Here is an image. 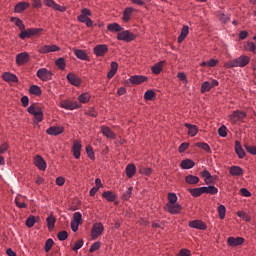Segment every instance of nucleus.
I'll list each match as a JSON object with an SVG mask.
<instances>
[{"instance_id": "nucleus-1", "label": "nucleus", "mask_w": 256, "mask_h": 256, "mask_svg": "<svg viewBox=\"0 0 256 256\" xmlns=\"http://www.w3.org/2000/svg\"><path fill=\"white\" fill-rule=\"evenodd\" d=\"M251 61V58L249 56H240L236 59H233L227 63H225L224 67L227 69H233V67H247Z\"/></svg>"}, {"instance_id": "nucleus-2", "label": "nucleus", "mask_w": 256, "mask_h": 256, "mask_svg": "<svg viewBox=\"0 0 256 256\" xmlns=\"http://www.w3.org/2000/svg\"><path fill=\"white\" fill-rule=\"evenodd\" d=\"M20 39H31V37H39L43 33V28H28L25 30H20Z\"/></svg>"}, {"instance_id": "nucleus-3", "label": "nucleus", "mask_w": 256, "mask_h": 256, "mask_svg": "<svg viewBox=\"0 0 256 256\" xmlns=\"http://www.w3.org/2000/svg\"><path fill=\"white\" fill-rule=\"evenodd\" d=\"M27 112L30 115L34 116V120L36 121V123H41V121H43V109L41 107L37 106V104H35V103L31 104L27 108Z\"/></svg>"}, {"instance_id": "nucleus-4", "label": "nucleus", "mask_w": 256, "mask_h": 256, "mask_svg": "<svg viewBox=\"0 0 256 256\" xmlns=\"http://www.w3.org/2000/svg\"><path fill=\"white\" fill-rule=\"evenodd\" d=\"M91 10L84 8L81 10V14L77 17L79 23H85L86 27H93V20H91Z\"/></svg>"}, {"instance_id": "nucleus-5", "label": "nucleus", "mask_w": 256, "mask_h": 256, "mask_svg": "<svg viewBox=\"0 0 256 256\" xmlns=\"http://www.w3.org/2000/svg\"><path fill=\"white\" fill-rule=\"evenodd\" d=\"M118 41H125V43H131V41H135L137 39V35L133 34V32L129 30L120 31L117 34Z\"/></svg>"}, {"instance_id": "nucleus-6", "label": "nucleus", "mask_w": 256, "mask_h": 256, "mask_svg": "<svg viewBox=\"0 0 256 256\" xmlns=\"http://www.w3.org/2000/svg\"><path fill=\"white\" fill-rule=\"evenodd\" d=\"M83 224V215L80 212H76L73 214V219L70 223L71 230L74 233H77L79 231V225Z\"/></svg>"}, {"instance_id": "nucleus-7", "label": "nucleus", "mask_w": 256, "mask_h": 256, "mask_svg": "<svg viewBox=\"0 0 256 256\" xmlns=\"http://www.w3.org/2000/svg\"><path fill=\"white\" fill-rule=\"evenodd\" d=\"M38 79L40 81H51L53 79V72L51 70H47V68H40L36 73Z\"/></svg>"}, {"instance_id": "nucleus-8", "label": "nucleus", "mask_w": 256, "mask_h": 256, "mask_svg": "<svg viewBox=\"0 0 256 256\" xmlns=\"http://www.w3.org/2000/svg\"><path fill=\"white\" fill-rule=\"evenodd\" d=\"M103 231H105V227L103 226V223L101 222L95 223L91 230V239L93 240L98 239V237L103 234Z\"/></svg>"}, {"instance_id": "nucleus-9", "label": "nucleus", "mask_w": 256, "mask_h": 256, "mask_svg": "<svg viewBox=\"0 0 256 256\" xmlns=\"http://www.w3.org/2000/svg\"><path fill=\"white\" fill-rule=\"evenodd\" d=\"M93 53L96 57H105L109 53V46L107 44H98L93 48Z\"/></svg>"}, {"instance_id": "nucleus-10", "label": "nucleus", "mask_w": 256, "mask_h": 256, "mask_svg": "<svg viewBox=\"0 0 256 256\" xmlns=\"http://www.w3.org/2000/svg\"><path fill=\"white\" fill-rule=\"evenodd\" d=\"M164 209L170 213V215H179L183 211V206L181 204H166Z\"/></svg>"}, {"instance_id": "nucleus-11", "label": "nucleus", "mask_w": 256, "mask_h": 256, "mask_svg": "<svg viewBox=\"0 0 256 256\" xmlns=\"http://www.w3.org/2000/svg\"><path fill=\"white\" fill-rule=\"evenodd\" d=\"M57 51H61V47L52 44V45H44L38 49V53L41 55H47V53H55Z\"/></svg>"}, {"instance_id": "nucleus-12", "label": "nucleus", "mask_w": 256, "mask_h": 256, "mask_svg": "<svg viewBox=\"0 0 256 256\" xmlns=\"http://www.w3.org/2000/svg\"><path fill=\"white\" fill-rule=\"evenodd\" d=\"M62 109H67L68 111H73V109H79L81 105L77 101L64 100L60 103Z\"/></svg>"}, {"instance_id": "nucleus-13", "label": "nucleus", "mask_w": 256, "mask_h": 256, "mask_svg": "<svg viewBox=\"0 0 256 256\" xmlns=\"http://www.w3.org/2000/svg\"><path fill=\"white\" fill-rule=\"evenodd\" d=\"M29 53L27 52H21L19 54L16 55V65H18V67H21L27 63H29Z\"/></svg>"}, {"instance_id": "nucleus-14", "label": "nucleus", "mask_w": 256, "mask_h": 256, "mask_svg": "<svg viewBox=\"0 0 256 256\" xmlns=\"http://www.w3.org/2000/svg\"><path fill=\"white\" fill-rule=\"evenodd\" d=\"M66 79L70 85H73L74 87H80L81 86V78L77 76L75 73L70 72L66 75Z\"/></svg>"}, {"instance_id": "nucleus-15", "label": "nucleus", "mask_w": 256, "mask_h": 256, "mask_svg": "<svg viewBox=\"0 0 256 256\" xmlns=\"http://www.w3.org/2000/svg\"><path fill=\"white\" fill-rule=\"evenodd\" d=\"M191 229H199L200 231H207V224L202 220H192L188 223Z\"/></svg>"}, {"instance_id": "nucleus-16", "label": "nucleus", "mask_w": 256, "mask_h": 256, "mask_svg": "<svg viewBox=\"0 0 256 256\" xmlns=\"http://www.w3.org/2000/svg\"><path fill=\"white\" fill-rule=\"evenodd\" d=\"M34 165L39 169L40 171H45L47 169V162H45V159L41 157V155H36L34 158Z\"/></svg>"}, {"instance_id": "nucleus-17", "label": "nucleus", "mask_w": 256, "mask_h": 256, "mask_svg": "<svg viewBox=\"0 0 256 256\" xmlns=\"http://www.w3.org/2000/svg\"><path fill=\"white\" fill-rule=\"evenodd\" d=\"M243 243H245V238L243 237H229L227 239L229 247H239L240 245H243Z\"/></svg>"}, {"instance_id": "nucleus-18", "label": "nucleus", "mask_w": 256, "mask_h": 256, "mask_svg": "<svg viewBox=\"0 0 256 256\" xmlns=\"http://www.w3.org/2000/svg\"><path fill=\"white\" fill-rule=\"evenodd\" d=\"M65 131L63 126H51L46 130L47 135H52L53 137H57V135H61Z\"/></svg>"}, {"instance_id": "nucleus-19", "label": "nucleus", "mask_w": 256, "mask_h": 256, "mask_svg": "<svg viewBox=\"0 0 256 256\" xmlns=\"http://www.w3.org/2000/svg\"><path fill=\"white\" fill-rule=\"evenodd\" d=\"M229 117L234 123H237V121H243V119L247 117V113L244 111L236 110Z\"/></svg>"}, {"instance_id": "nucleus-20", "label": "nucleus", "mask_w": 256, "mask_h": 256, "mask_svg": "<svg viewBox=\"0 0 256 256\" xmlns=\"http://www.w3.org/2000/svg\"><path fill=\"white\" fill-rule=\"evenodd\" d=\"M81 142L79 140H74L73 141V146H72V153L73 157L76 159H81Z\"/></svg>"}, {"instance_id": "nucleus-21", "label": "nucleus", "mask_w": 256, "mask_h": 256, "mask_svg": "<svg viewBox=\"0 0 256 256\" xmlns=\"http://www.w3.org/2000/svg\"><path fill=\"white\" fill-rule=\"evenodd\" d=\"M129 81L130 83H132V85H141V83H145V81H149V78L143 75H134L129 78Z\"/></svg>"}, {"instance_id": "nucleus-22", "label": "nucleus", "mask_w": 256, "mask_h": 256, "mask_svg": "<svg viewBox=\"0 0 256 256\" xmlns=\"http://www.w3.org/2000/svg\"><path fill=\"white\" fill-rule=\"evenodd\" d=\"M3 81H6V83H19V78H17V75L11 73V72H4L2 74Z\"/></svg>"}, {"instance_id": "nucleus-23", "label": "nucleus", "mask_w": 256, "mask_h": 256, "mask_svg": "<svg viewBox=\"0 0 256 256\" xmlns=\"http://www.w3.org/2000/svg\"><path fill=\"white\" fill-rule=\"evenodd\" d=\"M134 11H135V8L133 7L125 8L122 15V21L124 23H129L131 21V16L133 15Z\"/></svg>"}, {"instance_id": "nucleus-24", "label": "nucleus", "mask_w": 256, "mask_h": 256, "mask_svg": "<svg viewBox=\"0 0 256 256\" xmlns=\"http://www.w3.org/2000/svg\"><path fill=\"white\" fill-rule=\"evenodd\" d=\"M101 133L107 139H115L116 138L115 132L111 131V128L109 126H101Z\"/></svg>"}, {"instance_id": "nucleus-25", "label": "nucleus", "mask_w": 256, "mask_h": 256, "mask_svg": "<svg viewBox=\"0 0 256 256\" xmlns=\"http://www.w3.org/2000/svg\"><path fill=\"white\" fill-rule=\"evenodd\" d=\"M184 126L186 127V129H188L187 135H189V137H195V135L199 133V128L197 127V125L185 123Z\"/></svg>"}, {"instance_id": "nucleus-26", "label": "nucleus", "mask_w": 256, "mask_h": 256, "mask_svg": "<svg viewBox=\"0 0 256 256\" xmlns=\"http://www.w3.org/2000/svg\"><path fill=\"white\" fill-rule=\"evenodd\" d=\"M102 197L108 201V203H113V201H117V194L113 191H104L102 193Z\"/></svg>"}, {"instance_id": "nucleus-27", "label": "nucleus", "mask_w": 256, "mask_h": 256, "mask_svg": "<svg viewBox=\"0 0 256 256\" xmlns=\"http://www.w3.org/2000/svg\"><path fill=\"white\" fill-rule=\"evenodd\" d=\"M202 195L206 193L207 195H217L219 193V189L214 185L201 187Z\"/></svg>"}, {"instance_id": "nucleus-28", "label": "nucleus", "mask_w": 256, "mask_h": 256, "mask_svg": "<svg viewBox=\"0 0 256 256\" xmlns=\"http://www.w3.org/2000/svg\"><path fill=\"white\" fill-rule=\"evenodd\" d=\"M74 55H76L77 59H80L81 61H89V55L85 50L74 49Z\"/></svg>"}, {"instance_id": "nucleus-29", "label": "nucleus", "mask_w": 256, "mask_h": 256, "mask_svg": "<svg viewBox=\"0 0 256 256\" xmlns=\"http://www.w3.org/2000/svg\"><path fill=\"white\" fill-rule=\"evenodd\" d=\"M235 153L238 156L239 159H245V150H243V147L241 146V142L236 141L235 142Z\"/></svg>"}, {"instance_id": "nucleus-30", "label": "nucleus", "mask_w": 256, "mask_h": 256, "mask_svg": "<svg viewBox=\"0 0 256 256\" xmlns=\"http://www.w3.org/2000/svg\"><path fill=\"white\" fill-rule=\"evenodd\" d=\"M29 2H19L14 7V13H23L25 9H29Z\"/></svg>"}, {"instance_id": "nucleus-31", "label": "nucleus", "mask_w": 256, "mask_h": 256, "mask_svg": "<svg viewBox=\"0 0 256 256\" xmlns=\"http://www.w3.org/2000/svg\"><path fill=\"white\" fill-rule=\"evenodd\" d=\"M229 173L232 177H241V175H243V168H241V166H231Z\"/></svg>"}, {"instance_id": "nucleus-32", "label": "nucleus", "mask_w": 256, "mask_h": 256, "mask_svg": "<svg viewBox=\"0 0 256 256\" xmlns=\"http://www.w3.org/2000/svg\"><path fill=\"white\" fill-rule=\"evenodd\" d=\"M187 35H189V26L184 25L181 29L180 35L178 36L177 42L183 43V41H185V39L187 38Z\"/></svg>"}, {"instance_id": "nucleus-33", "label": "nucleus", "mask_w": 256, "mask_h": 256, "mask_svg": "<svg viewBox=\"0 0 256 256\" xmlns=\"http://www.w3.org/2000/svg\"><path fill=\"white\" fill-rule=\"evenodd\" d=\"M107 31H110L111 33H121V31H123V27H121L119 23L114 22V23L108 24Z\"/></svg>"}, {"instance_id": "nucleus-34", "label": "nucleus", "mask_w": 256, "mask_h": 256, "mask_svg": "<svg viewBox=\"0 0 256 256\" xmlns=\"http://www.w3.org/2000/svg\"><path fill=\"white\" fill-rule=\"evenodd\" d=\"M46 223H47L48 231H53V229H55V223H57V218H55L54 215H49L46 218Z\"/></svg>"}, {"instance_id": "nucleus-35", "label": "nucleus", "mask_w": 256, "mask_h": 256, "mask_svg": "<svg viewBox=\"0 0 256 256\" xmlns=\"http://www.w3.org/2000/svg\"><path fill=\"white\" fill-rule=\"evenodd\" d=\"M135 173H137V166H135V164H128L126 166V176L128 177V179H132Z\"/></svg>"}, {"instance_id": "nucleus-36", "label": "nucleus", "mask_w": 256, "mask_h": 256, "mask_svg": "<svg viewBox=\"0 0 256 256\" xmlns=\"http://www.w3.org/2000/svg\"><path fill=\"white\" fill-rule=\"evenodd\" d=\"M181 169H193L195 167V161L191 159L182 160L180 163Z\"/></svg>"}, {"instance_id": "nucleus-37", "label": "nucleus", "mask_w": 256, "mask_h": 256, "mask_svg": "<svg viewBox=\"0 0 256 256\" xmlns=\"http://www.w3.org/2000/svg\"><path fill=\"white\" fill-rule=\"evenodd\" d=\"M110 67L111 69L107 73V77L108 79H113V77H115V74L117 73V69H119V64L117 62H111Z\"/></svg>"}, {"instance_id": "nucleus-38", "label": "nucleus", "mask_w": 256, "mask_h": 256, "mask_svg": "<svg viewBox=\"0 0 256 256\" xmlns=\"http://www.w3.org/2000/svg\"><path fill=\"white\" fill-rule=\"evenodd\" d=\"M10 21L12 23H15L16 27H18L20 31H23L25 29V24L23 23V20H21L20 18L11 17Z\"/></svg>"}, {"instance_id": "nucleus-39", "label": "nucleus", "mask_w": 256, "mask_h": 256, "mask_svg": "<svg viewBox=\"0 0 256 256\" xmlns=\"http://www.w3.org/2000/svg\"><path fill=\"white\" fill-rule=\"evenodd\" d=\"M55 65L60 69V71H65V67H67V62L65 61V58L60 57L55 60Z\"/></svg>"}, {"instance_id": "nucleus-40", "label": "nucleus", "mask_w": 256, "mask_h": 256, "mask_svg": "<svg viewBox=\"0 0 256 256\" xmlns=\"http://www.w3.org/2000/svg\"><path fill=\"white\" fill-rule=\"evenodd\" d=\"M165 61H160L156 65L152 66L151 71L154 73V75H159L161 71H163V65Z\"/></svg>"}, {"instance_id": "nucleus-41", "label": "nucleus", "mask_w": 256, "mask_h": 256, "mask_svg": "<svg viewBox=\"0 0 256 256\" xmlns=\"http://www.w3.org/2000/svg\"><path fill=\"white\" fill-rule=\"evenodd\" d=\"M29 93L31 95H36V97H41L43 92L41 91V87L37 85H32L30 86Z\"/></svg>"}, {"instance_id": "nucleus-42", "label": "nucleus", "mask_w": 256, "mask_h": 256, "mask_svg": "<svg viewBox=\"0 0 256 256\" xmlns=\"http://www.w3.org/2000/svg\"><path fill=\"white\" fill-rule=\"evenodd\" d=\"M201 177H203L205 180L206 185H211L213 181H209L208 179H213V176L211 175V172L209 170L205 169L201 172Z\"/></svg>"}, {"instance_id": "nucleus-43", "label": "nucleus", "mask_w": 256, "mask_h": 256, "mask_svg": "<svg viewBox=\"0 0 256 256\" xmlns=\"http://www.w3.org/2000/svg\"><path fill=\"white\" fill-rule=\"evenodd\" d=\"M185 181L188 185H197V183H199V178L190 174L185 177Z\"/></svg>"}, {"instance_id": "nucleus-44", "label": "nucleus", "mask_w": 256, "mask_h": 256, "mask_svg": "<svg viewBox=\"0 0 256 256\" xmlns=\"http://www.w3.org/2000/svg\"><path fill=\"white\" fill-rule=\"evenodd\" d=\"M195 145L199 149H202L203 151H206V153H211V147L209 146V144H207L205 142H197Z\"/></svg>"}, {"instance_id": "nucleus-45", "label": "nucleus", "mask_w": 256, "mask_h": 256, "mask_svg": "<svg viewBox=\"0 0 256 256\" xmlns=\"http://www.w3.org/2000/svg\"><path fill=\"white\" fill-rule=\"evenodd\" d=\"M237 217H240V219H243V221H246V223H249L251 221V216L245 211H238Z\"/></svg>"}, {"instance_id": "nucleus-46", "label": "nucleus", "mask_w": 256, "mask_h": 256, "mask_svg": "<svg viewBox=\"0 0 256 256\" xmlns=\"http://www.w3.org/2000/svg\"><path fill=\"white\" fill-rule=\"evenodd\" d=\"M190 195H192V197H201V195H203L202 192V188H190L189 190Z\"/></svg>"}, {"instance_id": "nucleus-47", "label": "nucleus", "mask_w": 256, "mask_h": 256, "mask_svg": "<svg viewBox=\"0 0 256 256\" xmlns=\"http://www.w3.org/2000/svg\"><path fill=\"white\" fill-rule=\"evenodd\" d=\"M244 49L250 51V53H253L254 55L256 54V45L253 42H247L244 45Z\"/></svg>"}, {"instance_id": "nucleus-48", "label": "nucleus", "mask_w": 256, "mask_h": 256, "mask_svg": "<svg viewBox=\"0 0 256 256\" xmlns=\"http://www.w3.org/2000/svg\"><path fill=\"white\" fill-rule=\"evenodd\" d=\"M211 89H213L212 86H211V82L205 81V82L202 83L200 91H201V93H207Z\"/></svg>"}, {"instance_id": "nucleus-49", "label": "nucleus", "mask_w": 256, "mask_h": 256, "mask_svg": "<svg viewBox=\"0 0 256 256\" xmlns=\"http://www.w3.org/2000/svg\"><path fill=\"white\" fill-rule=\"evenodd\" d=\"M155 97H156V94H155V91L153 90H147L144 94L145 101H153Z\"/></svg>"}, {"instance_id": "nucleus-50", "label": "nucleus", "mask_w": 256, "mask_h": 256, "mask_svg": "<svg viewBox=\"0 0 256 256\" xmlns=\"http://www.w3.org/2000/svg\"><path fill=\"white\" fill-rule=\"evenodd\" d=\"M91 99V95L89 93H82L81 95L78 96V101L80 103H89Z\"/></svg>"}, {"instance_id": "nucleus-51", "label": "nucleus", "mask_w": 256, "mask_h": 256, "mask_svg": "<svg viewBox=\"0 0 256 256\" xmlns=\"http://www.w3.org/2000/svg\"><path fill=\"white\" fill-rule=\"evenodd\" d=\"M86 153L91 161H95V151H93V147L91 145L86 146Z\"/></svg>"}, {"instance_id": "nucleus-52", "label": "nucleus", "mask_w": 256, "mask_h": 256, "mask_svg": "<svg viewBox=\"0 0 256 256\" xmlns=\"http://www.w3.org/2000/svg\"><path fill=\"white\" fill-rule=\"evenodd\" d=\"M133 195V187H129L127 191L122 195V201H129Z\"/></svg>"}, {"instance_id": "nucleus-53", "label": "nucleus", "mask_w": 256, "mask_h": 256, "mask_svg": "<svg viewBox=\"0 0 256 256\" xmlns=\"http://www.w3.org/2000/svg\"><path fill=\"white\" fill-rule=\"evenodd\" d=\"M226 213H227V209L225 208V205L218 206L219 219H225Z\"/></svg>"}, {"instance_id": "nucleus-54", "label": "nucleus", "mask_w": 256, "mask_h": 256, "mask_svg": "<svg viewBox=\"0 0 256 256\" xmlns=\"http://www.w3.org/2000/svg\"><path fill=\"white\" fill-rule=\"evenodd\" d=\"M68 237H69V233H67V231L65 230L60 231L57 234V238L59 239V241H67Z\"/></svg>"}, {"instance_id": "nucleus-55", "label": "nucleus", "mask_w": 256, "mask_h": 256, "mask_svg": "<svg viewBox=\"0 0 256 256\" xmlns=\"http://www.w3.org/2000/svg\"><path fill=\"white\" fill-rule=\"evenodd\" d=\"M101 249V242H94L89 249V253H95V251H99Z\"/></svg>"}, {"instance_id": "nucleus-56", "label": "nucleus", "mask_w": 256, "mask_h": 256, "mask_svg": "<svg viewBox=\"0 0 256 256\" xmlns=\"http://www.w3.org/2000/svg\"><path fill=\"white\" fill-rule=\"evenodd\" d=\"M53 239L49 238L48 240H46L45 242V246H44V251L46 253H49L50 249H53Z\"/></svg>"}, {"instance_id": "nucleus-57", "label": "nucleus", "mask_w": 256, "mask_h": 256, "mask_svg": "<svg viewBox=\"0 0 256 256\" xmlns=\"http://www.w3.org/2000/svg\"><path fill=\"white\" fill-rule=\"evenodd\" d=\"M177 203V194L168 193V202L166 204H175Z\"/></svg>"}, {"instance_id": "nucleus-58", "label": "nucleus", "mask_w": 256, "mask_h": 256, "mask_svg": "<svg viewBox=\"0 0 256 256\" xmlns=\"http://www.w3.org/2000/svg\"><path fill=\"white\" fill-rule=\"evenodd\" d=\"M244 149L249 153L250 155H256V146H249L247 144L244 145Z\"/></svg>"}, {"instance_id": "nucleus-59", "label": "nucleus", "mask_w": 256, "mask_h": 256, "mask_svg": "<svg viewBox=\"0 0 256 256\" xmlns=\"http://www.w3.org/2000/svg\"><path fill=\"white\" fill-rule=\"evenodd\" d=\"M35 225V216H29L27 219H26V227H34Z\"/></svg>"}, {"instance_id": "nucleus-60", "label": "nucleus", "mask_w": 256, "mask_h": 256, "mask_svg": "<svg viewBox=\"0 0 256 256\" xmlns=\"http://www.w3.org/2000/svg\"><path fill=\"white\" fill-rule=\"evenodd\" d=\"M83 239H80L74 243V246L72 247V251H79L81 247H83Z\"/></svg>"}, {"instance_id": "nucleus-61", "label": "nucleus", "mask_w": 256, "mask_h": 256, "mask_svg": "<svg viewBox=\"0 0 256 256\" xmlns=\"http://www.w3.org/2000/svg\"><path fill=\"white\" fill-rule=\"evenodd\" d=\"M218 135L220 137H227V126L222 125L219 129H218Z\"/></svg>"}, {"instance_id": "nucleus-62", "label": "nucleus", "mask_w": 256, "mask_h": 256, "mask_svg": "<svg viewBox=\"0 0 256 256\" xmlns=\"http://www.w3.org/2000/svg\"><path fill=\"white\" fill-rule=\"evenodd\" d=\"M189 149V143L184 142L178 148V153H185Z\"/></svg>"}, {"instance_id": "nucleus-63", "label": "nucleus", "mask_w": 256, "mask_h": 256, "mask_svg": "<svg viewBox=\"0 0 256 256\" xmlns=\"http://www.w3.org/2000/svg\"><path fill=\"white\" fill-rule=\"evenodd\" d=\"M85 115H88V117H97L99 113L95 111V108H90L88 111L85 112Z\"/></svg>"}, {"instance_id": "nucleus-64", "label": "nucleus", "mask_w": 256, "mask_h": 256, "mask_svg": "<svg viewBox=\"0 0 256 256\" xmlns=\"http://www.w3.org/2000/svg\"><path fill=\"white\" fill-rule=\"evenodd\" d=\"M177 256H191V251L189 249H181Z\"/></svg>"}]
</instances>
